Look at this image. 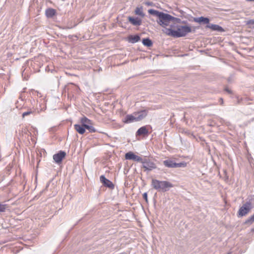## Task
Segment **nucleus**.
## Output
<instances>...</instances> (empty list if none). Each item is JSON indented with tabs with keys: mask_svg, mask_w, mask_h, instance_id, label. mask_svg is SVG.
Returning a JSON list of instances; mask_svg holds the SVG:
<instances>
[{
	"mask_svg": "<svg viewBox=\"0 0 254 254\" xmlns=\"http://www.w3.org/2000/svg\"><path fill=\"white\" fill-rule=\"evenodd\" d=\"M157 22L162 27L164 33L175 36V18L173 16L163 12Z\"/></svg>",
	"mask_w": 254,
	"mask_h": 254,
	"instance_id": "f257e3e1",
	"label": "nucleus"
},
{
	"mask_svg": "<svg viewBox=\"0 0 254 254\" xmlns=\"http://www.w3.org/2000/svg\"><path fill=\"white\" fill-rule=\"evenodd\" d=\"M152 187L158 191H166L173 187V185L167 181H160L153 179L151 182Z\"/></svg>",
	"mask_w": 254,
	"mask_h": 254,
	"instance_id": "f03ea898",
	"label": "nucleus"
},
{
	"mask_svg": "<svg viewBox=\"0 0 254 254\" xmlns=\"http://www.w3.org/2000/svg\"><path fill=\"white\" fill-rule=\"evenodd\" d=\"M191 32V28L190 26L187 25L178 26L176 30V37H183Z\"/></svg>",
	"mask_w": 254,
	"mask_h": 254,
	"instance_id": "7ed1b4c3",
	"label": "nucleus"
},
{
	"mask_svg": "<svg viewBox=\"0 0 254 254\" xmlns=\"http://www.w3.org/2000/svg\"><path fill=\"white\" fill-rule=\"evenodd\" d=\"M252 204L250 202H247L244 204L239 210L238 215L242 217L247 214L252 209Z\"/></svg>",
	"mask_w": 254,
	"mask_h": 254,
	"instance_id": "20e7f679",
	"label": "nucleus"
},
{
	"mask_svg": "<svg viewBox=\"0 0 254 254\" xmlns=\"http://www.w3.org/2000/svg\"><path fill=\"white\" fill-rule=\"evenodd\" d=\"M141 163L143 164V167L146 170L151 171L153 169L156 168L155 164L152 161L148 159H143Z\"/></svg>",
	"mask_w": 254,
	"mask_h": 254,
	"instance_id": "39448f33",
	"label": "nucleus"
},
{
	"mask_svg": "<svg viewBox=\"0 0 254 254\" xmlns=\"http://www.w3.org/2000/svg\"><path fill=\"white\" fill-rule=\"evenodd\" d=\"M125 158L127 160H131L139 162L142 161V158L137 155H136L131 151H129L125 154Z\"/></svg>",
	"mask_w": 254,
	"mask_h": 254,
	"instance_id": "423d86ee",
	"label": "nucleus"
},
{
	"mask_svg": "<svg viewBox=\"0 0 254 254\" xmlns=\"http://www.w3.org/2000/svg\"><path fill=\"white\" fill-rule=\"evenodd\" d=\"M148 109H144L137 112H135L136 115L137 121L139 122L144 119L147 115Z\"/></svg>",
	"mask_w": 254,
	"mask_h": 254,
	"instance_id": "0eeeda50",
	"label": "nucleus"
},
{
	"mask_svg": "<svg viewBox=\"0 0 254 254\" xmlns=\"http://www.w3.org/2000/svg\"><path fill=\"white\" fill-rule=\"evenodd\" d=\"M136 115L135 112L131 114L127 115L124 120V122L126 124H129L133 122H137Z\"/></svg>",
	"mask_w": 254,
	"mask_h": 254,
	"instance_id": "6e6552de",
	"label": "nucleus"
},
{
	"mask_svg": "<svg viewBox=\"0 0 254 254\" xmlns=\"http://www.w3.org/2000/svg\"><path fill=\"white\" fill-rule=\"evenodd\" d=\"M65 155L66 154L64 151H61L53 156V159L56 163H59L62 162Z\"/></svg>",
	"mask_w": 254,
	"mask_h": 254,
	"instance_id": "1a4fd4ad",
	"label": "nucleus"
},
{
	"mask_svg": "<svg viewBox=\"0 0 254 254\" xmlns=\"http://www.w3.org/2000/svg\"><path fill=\"white\" fill-rule=\"evenodd\" d=\"M206 28L210 29L212 31H216L220 32L224 31V29L218 25L216 24H208Z\"/></svg>",
	"mask_w": 254,
	"mask_h": 254,
	"instance_id": "9d476101",
	"label": "nucleus"
},
{
	"mask_svg": "<svg viewBox=\"0 0 254 254\" xmlns=\"http://www.w3.org/2000/svg\"><path fill=\"white\" fill-rule=\"evenodd\" d=\"M128 21L133 25L139 26L141 24V20L137 17L134 18L129 16L128 17Z\"/></svg>",
	"mask_w": 254,
	"mask_h": 254,
	"instance_id": "9b49d317",
	"label": "nucleus"
},
{
	"mask_svg": "<svg viewBox=\"0 0 254 254\" xmlns=\"http://www.w3.org/2000/svg\"><path fill=\"white\" fill-rule=\"evenodd\" d=\"M140 39V37L138 35H129L127 38V40L129 43H135L137 42H138Z\"/></svg>",
	"mask_w": 254,
	"mask_h": 254,
	"instance_id": "f8f14e48",
	"label": "nucleus"
},
{
	"mask_svg": "<svg viewBox=\"0 0 254 254\" xmlns=\"http://www.w3.org/2000/svg\"><path fill=\"white\" fill-rule=\"evenodd\" d=\"M193 21L199 23H202L203 24H207V25L210 24L209 19L208 18L204 17L202 16L197 18H194Z\"/></svg>",
	"mask_w": 254,
	"mask_h": 254,
	"instance_id": "ddd939ff",
	"label": "nucleus"
},
{
	"mask_svg": "<svg viewBox=\"0 0 254 254\" xmlns=\"http://www.w3.org/2000/svg\"><path fill=\"white\" fill-rule=\"evenodd\" d=\"M100 181L103 184H104L105 186H107L108 187H113V183L107 179L104 176H101L100 177Z\"/></svg>",
	"mask_w": 254,
	"mask_h": 254,
	"instance_id": "4468645a",
	"label": "nucleus"
},
{
	"mask_svg": "<svg viewBox=\"0 0 254 254\" xmlns=\"http://www.w3.org/2000/svg\"><path fill=\"white\" fill-rule=\"evenodd\" d=\"M148 134V130L146 127L144 126L138 129L136 132L137 135H147Z\"/></svg>",
	"mask_w": 254,
	"mask_h": 254,
	"instance_id": "2eb2a0df",
	"label": "nucleus"
},
{
	"mask_svg": "<svg viewBox=\"0 0 254 254\" xmlns=\"http://www.w3.org/2000/svg\"><path fill=\"white\" fill-rule=\"evenodd\" d=\"M74 129L79 134H82L85 132V127L83 125L75 124L74 126Z\"/></svg>",
	"mask_w": 254,
	"mask_h": 254,
	"instance_id": "dca6fc26",
	"label": "nucleus"
},
{
	"mask_svg": "<svg viewBox=\"0 0 254 254\" xmlns=\"http://www.w3.org/2000/svg\"><path fill=\"white\" fill-rule=\"evenodd\" d=\"M134 13L135 15H139L141 17H143L145 16L142 6L136 7L134 10Z\"/></svg>",
	"mask_w": 254,
	"mask_h": 254,
	"instance_id": "f3484780",
	"label": "nucleus"
},
{
	"mask_svg": "<svg viewBox=\"0 0 254 254\" xmlns=\"http://www.w3.org/2000/svg\"><path fill=\"white\" fill-rule=\"evenodd\" d=\"M56 10L53 8H48L46 10V15L48 17H52L56 14Z\"/></svg>",
	"mask_w": 254,
	"mask_h": 254,
	"instance_id": "a211bd4d",
	"label": "nucleus"
},
{
	"mask_svg": "<svg viewBox=\"0 0 254 254\" xmlns=\"http://www.w3.org/2000/svg\"><path fill=\"white\" fill-rule=\"evenodd\" d=\"M148 12L150 14L157 16L158 19H159V18L160 17V16L163 13V12L159 11L153 9H149Z\"/></svg>",
	"mask_w": 254,
	"mask_h": 254,
	"instance_id": "6ab92c4d",
	"label": "nucleus"
},
{
	"mask_svg": "<svg viewBox=\"0 0 254 254\" xmlns=\"http://www.w3.org/2000/svg\"><path fill=\"white\" fill-rule=\"evenodd\" d=\"M81 123L82 125H83L85 127V125H92L91 121L87 119V118L84 117L82 118L80 120Z\"/></svg>",
	"mask_w": 254,
	"mask_h": 254,
	"instance_id": "aec40b11",
	"label": "nucleus"
},
{
	"mask_svg": "<svg viewBox=\"0 0 254 254\" xmlns=\"http://www.w3.org/2000/svg\"><path fill=\"white\" fill-rule=\"evenodd\" d=\"M163 163L166 167H168L173 168L175 167V163L173 161L171 160H165L164 161Z\"/></svg>",
	"mask_w": 254,
	"mask_h": 254,
	"instance_id": "412c9836",
	"label": "nucleus"
},
{
	"mask_svg": "<svg viewBox=\"0 0 254 254\" xmlns=\"http://www.w3.org/2000/svg\"><path fill=\"white\" fill-rule=\"evenodd\" d=\"M254 222V214L252 215L249 218L247 219L244 222V224L248 226L252 225Z\"/></svg>",
	"mask_w": 254,
	"mask_h": 254,
	"instance_id": "4be33fe9",
	"label": "nucleus"
},
{
	"mask_svg": "<svg viewBox=\"0 0 254 254\" xmlns=\"http://www.w3.org/2000/svg\"><path fill=\"white\" fill-rule=\"evenodd\" d=\"M142 43L144 46L147 47H151L152 45V42L149 38L143 39L142 40Z\"/></svg>",
	"mask_w": 254,
	"mask_h": 254,
	"instance_id": "5701e85b",
	"label": "nucleus"
},
{
	"mask_svg": "<svg viewBox=\"0 0 254 254\" xmlns=\"http://www.w3.org/2000/svg\"><path fill=\"white\" fill-rule=\"evenodd\" d=\"M85 128L88 129L91 132H95L96 131V129L92 126V125L88 124L87 125H85Z\"/></svg>",
	"mask_w": 254,
	"mask_h": 254,
	"instance_id": "b1692460",
	"label": "nucleus"
},
{
	"mask_svg": "<svg viewBox=\"0 0 254 254\" xmlns=\"http://www.w3.org/2000/svg\"><path fill=\"white\" fill-rule=\"evenodd\" d=\"M7 207L8 206L6 204L0 203V213L4 212Z\"/></svg>",
	"mask_w": 254,
	"mask_h": 254,
	"instance_id": "393cba45",
	"label": "nucleus"
},
{
	"mask_svg": "<svg viewBox=\"0 0 254 254\" xmlns=\"http://www.w3.org/2000/svg\"><path fill=\"white\" fill-rule=\"evenodd\" d=\"M34 114V112L32 111L31 110H30L28 111L25 112L23 113L22 116L23 118H24L25 117H26L27 116H28V115H30L31 114Z\"/></svg>",
	"mask_w": 254,
	"mask_h": 254,
	"instance_id": "a878e982",
	"label": "nucleus"
},
{
	"mask_svg": "<svg viewBox=\"0 0 254 254\" xmlns=\"http://www.w3.org/2000/svg\"><path fill=\"white\" fill-rule=\"evenodd\" d=\"M53 64H49V65H46V66L45 67V70L47 71L51 70V72H53Z\"/></svg>",
	"mask_w": 254,
	"mask_h": 254,
	"instance_id": "bb28decb",
	"label": "nucleus"
},
{
	"mask_svg": "<svg viewBox=\"0 0 254 254\" xmlns=\"http://www.w3.org/2000/svg\"><path fill=\"white\" fill-rule=\"evenodd\" d=\"M247 24L249 25L251 28H254V20H250L247 22Z\"/></svg>",
	"mask_w": 254,
	"mask_h": 254,
	"instance_id": "cd10ccee",
	"label": "nucleus"
},
{
	"mask_svg": "<svg viewBox=\"0 0 254 254\" xmlns=\"http://www.w3.org/2000/svg\"><path fill=\"white\" fill-rule=\"evenodd\" d=\"M186 166V163H176V167H184Z\"/></svg>",
	"mask_w": 254,
	"mask_h": 254,
	"instance_id": "c85d7f7f",
	"label": "nucleus"
},
{
	"mask_svg": "<svg viewBox=\"0 0 254 254\" xmlns=\"http://www.w3.org/2000/svg\"><path fill=\"white\" fill-rule=\"evenodd\" d=\"M143 197L145 199V201L146 202H148L147 193L146 192H145L143 194Z\"/></svg>",
	"mask_w": 254,
	"mask_h": 254,
	"instance_id": "c756f323",
	"label": "nucleus"
},
{
	"mask_svg": "<svg viewBox=\"0 0 254 254\" xmlns=\"http://www.w3.org/2000/svg\"><path fill=\"white\" fill-rule=\"evenodd\" d=\"M144 3L145 5H146L147 6H152L153 5V3L150 1H146Z\"/></svg>",
	"mask_w": 254,
	"mask_h": 254,
	"instance_id": "7c9ffc66",
	"label": "nucleus"
},
{
	"mask_svg": "<svg viewBox=\"0 0 254 254\" xmlns=\"http://www.w3.org/2000/svg\"><path fill=\"white\" fill-rule=\"evenodd\" d=\"M225 90H226V91H227L228 93H231V91L230 90H229V89H227V88H226Z\"/></svg>",
	"mask_w": 254,
	"mask_h": 254,
	"instance_id": "2f4dec72",
	"label": "nucleus"
},
{
	"mask_svg": "<svg viewBox=\"0 0 254 254\" xmlns=\"http://www.w3.org/2000/svg\"><path fill=\"white\" fill-rule=\"evenodd\" d=\"M251 232L252 233L254 232V227L253 228H252V229H251Z\"/></svg>",
	"mask_w": 254,
	"mask_h": 254,
	"instance_id": "473e14b6",
	"label": "nucleus"
},
{
	"mask_svg": "<svg viewBox=\"0 0 254 254\" xmlns=\"http://www.w3.org/2000/svg\"><path fill=\"white\" fill-rule=\"evenodd\" d=\"M98 71H99L100 70V68H99L98 69Z\"/></svg>",
	"mask_w": 254,
	"mask_h": 254,
	"instance_id": "72a5a7b5",
	"label": "nucleus"
}]
</instances>
